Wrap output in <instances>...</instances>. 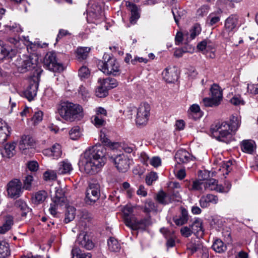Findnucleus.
<instances>
[{
	"label": "nucleus",
	"mask_w": 258,
	"mask_h": 258,
	"mask_svg": "<svg viewBox=\"0 0 258 258\" xmlns=\"http://www.w3.org/2000/svg\"><path fill=\"white\" fill-rule=\"evenodd\" d=\"M106 149L101 146L89 148L81 155L80 167L87 174L97 173L106 162Z\"/></svg>",
	"instance_id": "nucleus-1"
},
{
	"label": "nucleus",
	"mask_w": 258,
	"mask_h": 258,
	"mask_svg": "<svg viewBox=\"0 0 258 258\" xmlns=\"http://www.w3.org/2000/svg\"><path fill=\"white\" fill-rule=\"evenodd\" d=\"M239 120L237 117L232 116L229 121L218 122L211 128V133L213 137L219 141L230 143L239 126Z\"/></svg>",
	"instance_id": "nucleus-2"
},
{
	"label": "nucleus",
	"mask_w": 258,
	"mask_h": 258,
	"mask_svg": "<svg viewBox=\"0 0 258 258\" xmlns=\"http://www.w3.org/2000/svg\"><path fill=\"white\" fill-rule=\"evenodd\" d=\"M38 56L35 53L29 55H23L18 57L15 61V64L21 73L34 70L33 75L31 76V81H39L40 79H47L46 74L43 71L38 67Z\"/></svg>",
	"instance_id": "nucleus-3"
},
{
	"label": "nucleus",
	"mask_w": 258,
	"mask_h": 258,
	"mask_svg": "<svg viewBox=\"0 0 258 258\" xmlns=\"http://www.w3.org/2000/svg\"><path fill=\"white\" fill-rule=\"evenodd\" d=\"M58 112L63 119L71 122L80 120L84 116L81 105L68 101L61 103Z\"/></svg>",
	"instance_id": "nucleus-4"
},
{
	"label": "nucleus",
	"mask_w": 258,
	"mask_h": 258,
	"mask_svg": "<svg viewBox=\"0 0 258 258\" xmlns=\"http://www.w3.org/2000/svg\"><path fill=\"white\" fill-rule=\"evenodd\" d=\"M103 59V61L99 64L102 72L107 75H117L119 70L118 63L116 60L108 54H104Z\"/></svg>",
	"instance_id": "nucleus-5"
},
{
	"label": "nucleus",
	"mask_w": 258,
	"mask_h": 258,
	"mask_svg": "<svg viewBox=\"0 0 258 258\" xmlns=\"http://www.w3.org/2000/svg\"><path fill=\"white\" fill-rule=\"evenodd\" d=\"M151 107L147 103H142L137 109L136 122L139 126L146 125L149 120Z\"/></svg>",
	"instance_id": "nucleus-6"
},
{
	"label": "nucleus",
	"mask_w": 258,
	"mask_h": 258,
	"mask_svg": "<svg viewBox=\"0 0 258 258\" xmlns=\"http://www.w3.org/2000/svg\"><path fill=\"white\" fill-rule=\"evenodd\" d=\"M100 196V186L97 181L91 182L86 190L85 202L88 205L94 204Z\"/></svg>",
	"instance_id": "nucleus-7"
},
{
	"label": "nucleus",
	"mask_w": 258,
	"mask_h": 258,
	"mask_svg": "<svg viewBox=\"0 0 258 258\" xmlns=\"http://www.w3.org/2000/svg\"><path fill=\"white\" fill-rule=\"evenodd\" d=\"M23 185L20 179L14 178L10 181L7 185L8 196L12 199H17L23 192Z\"/></svg>",
	"instance_id": "nucleus-8"
},
{
	"label": "nucleus",
	"mask_w": 258,
	"mask_h": 258,
	"mask_svg": "<svg viewBox=\"0 0 258 258\" xmlns=\"http://www.w3.org/2000/svg\"><path fill=\"white\" fill-rule=\"evenodd\" d=\"M83 224H82V220L79 222L77 226L78 227L79 229L82 231L77 237V239L76 240V242L78 244H79L81 247L84 248L88 250H90L92 249L94 247V243H93L92 239L90 238V236L88 233L86 232L83 231L84 229H85V226L82 228V226Z\"/></svg>",
	"instance_id": "nucleus-9"
},
{
	"label": "nucleus",
	"mask_w": 258,
	"mask_h": 258,
	"mask_svg": "<svg viewBox=\"0 0 258 258\" xmlns=\"http://www.w3.org/2000/svg\"><path fill=\"white\" fill-rule=\"evenodd\" d=\"M43 62L46 68L53 72H60L63 69L62 64L56 60V55L53 52H49L45 55Z\"/></svg>",
	"instance_id": "nucleus-10"
},
{
	"label": "nucleus",
	"mask_w": 258,
	"mask_h": 258,
	"mask_svg": "<svg viewBox=\"0 0 258 258\" xmlns=\"http://www.w3.org/2000/svg\"><path fill=\"white\" fill-rule=\"evenodd\" d=\"M117 170L120 172H126L130 167V161L128 158L124 154H120L110 159Z\"/></svg>",
	"instance_id": "nucleus-11"
},
{
	"label": "nucleus",
	"mask_w": 258,
	"mask_h": 258,
	"mask_svg": "<svg viewBox=\"0 0 258 258\" xmlns=\"http://www.w3.org/2000/svg\"><path fill=\"white\" fill-rule=\"evenodd\" d=\"M34 139L30 135L22 136L19 142V148L24 154L27 153V150L31 149L35 145Z\"/></svg>",
	"instance_id": "nucleus-12"
},
{
	"label": "nucleus",
	"mask_w": 258,
	"mask_h": 258,
	"mask_svg": "<svg viewBox=\"0 0 258 258\" xmlns=\"http://www.w3.org/2000/svg\"><path fill=\"white\" fill-rule=\"evenodd\" d=\"M222 155H220L221 156ZM214 164L216 166L215 168H217L219 171L223 172V175H227L231 170L232 162L230 161L225 162L222 160L221 157H218L214 161Z\"/></svg>",
	"instance_id": "nucleus-13"
},
{
	"label": "nucleus",
	"mask_w": 258,
	"mask_h": 258,
	"mask_svg": "<svg viewBox=\"0 0 258 258\" xmlns=\"http://www.w3.org/2000/svg\"><path fill=\"white\" fill-rule=\"evenodd\" d=\"M88 13L90 17L95 19L99 18L102 13L101 6L98 2H95L93 0H90L88 3Z\"/></svg>",
	"instance_id": "nucleus-14"
},
{
	"label": "nucleus",
	"mask_w": 258,
	"mask_h": 258,
	"mask_svg": "<svg viewBox=\"0 0 258 258\" xmlns=\"http://www.w3.org/2000/svg\"><path fill=\"white\" fill-rule=\"evenodd\" d=\"M180 198L178 194L175 196L166 194L163 191H160L156 196V200L160 204L166 205L173 200L178 201Z\"/></svg>",
	"instance_id": "nucleus-15"
},
{
	"label": "nucleus",
	"mask_w": 258,
	"mask_h": 258,
	"mask_svg": "<svg viewBox=\"0 0 258 258\" xmlns=\"http://www.w3.org/2000/svg\"><path fill=\"white\" fill-rule=\"evenodd\" d=\"M43 153L46 156L52 157L53 159H58L62 154L61 147L59 144L55 143L51 148L44 150Z\"/></svg>",
	"instance_id": "nucleus-16"
},
{
	"label": "nucleus",
	"mask_w": 258,
	"mask_h": 258,
	"mask_svg": "<svg viewBox=\"0 0 258 258\" xmlns=\"http://www.w3.org/2000/svg\"><path fill=\"white\" fill-rule=\"evenodd\" d=\"M38 86V82H31L26 90L24 91V96L29 101L33 100L34 97L36 96Z\"/></svg>",
	"instance_id": "nucleus-17"
},
{
	"label": "nucleus",
	"mask_w": 258,
	"mask_h": 258,
	"mask_svg": "<svg viewBox=\"0 0 258 258\" xmlns=\"http://www.w3.org/2000/svg\"><path fill=\"white\" fill-rule=\"evenodd\" d=\"M192 156L186 150L181 149L177 151L175 155V160L178 164L186 163L191 160Z\"/></svg>",
	"instance_id": "nucleus-18"
},
{
	"label": "nucleus",
	"mask_w": 258,
	"mask_h": 258,
	"mask_svg": "<svg viewBox=\"0 0 258 258\" xmlns=\"http://www.w3.org/2000/svg\"><path fill=\"white\" fill-rule=\"evenodd\" d=\"M16 144L14 142L6 144L1 150L2 156L7 158L13 157L16 153Z\"/></svg>",
	"instance_id": "nucleus-19"
},
{
	"label": "nucleus",
	"mask_w": 258,
	"mask_h": 258,
	"mask_svg": "<svg viewBox=\"0 0 258 258\" xmlns=\"http://www.w3.org/2000/svg\"><path fill=\"white\" fill-rule=\"evenodd\" d=\"M126 6L131 13L130 21L132 24H135L138 19L140 17V9L137 5L131 3L130 2H126Z\"/></svg>",
	"instance_id": "nucleus-20"
},
{
	"label": "nucleus",
	"mask_w": 258,
	"mask_h": 258,
	"mask_svg": "<svg viewBox=\"0 0 258 258\" xmlns=\"http://www.w3.org/2000/svg\"><path fill=\"white\" fill-rule=\"evenodd\" d=\"M206 180H197L192 182L191 185H186L189 190H198L201 193L207 190Z\"/></svg>",
	"instance_id": "nucleus-21"
},
{
	"label": "nucleus",
	"mask_w": 258,
	"mask_h": 258,
	"mask_svg": "<svg viewBox=\"0 0 258 258\" xmlns=\"http://www.w3.org/2000/svg\"><path fill=\"white\" fill-rule=\"evenodd\" d=\"M218 198L216 196L212 194H208L203 196L200 200V204L202 208H207L210 206V204H216L218 203Z\"/></svg>",
	"instance_id": "nucleus-22"
},
{
	"label": "nucleus",
	"mask_w": 258,
	"mask_h": 258,
	"mask_svg": "<svg viewBox=\"0 0 258 258\" xmlns=\"http://www.w3.org/2000/svg\"><path fill=\"white\" fill-rule=\"evenodd\" d=\"M10 135V127L0 119V144L4 143Z\"/></svg>",
	"instance_id": "nucleus-23"
},
{
	"label": "nucleus",
	"mask_w": 258,
	"mask_h": 258,
	"mask_svg": "<svg viewBox=\"0 0 258 258\" xmlns=\"http://www.w3.org/2000/svg\"><path fill=\"white\" fill-rule=\"evenodd\" d=\"M72 170V165L68 159L60 162L58 164L57 172L58 174L70 173Z\"/></svg>",
	"instance_id": "nucleus-24"
},
{
	"label": "nucleus",
	"mask_w": 258,
	"mask_h": 258,
	"mask_svg": "<svg viewBox=\"0 0 258 258\" xmlns=\"http://www.w3.org/2000/svg\"><path fill=\"white\" fill-rule=\"evenodd\" d=\"M210 96L222 101L223 99V90L218 84L214 83L210 88Z\"/></svg>",
	"instance_id": "nucleus-25"
},
{
	"label": "nucleus",
	"mask_w": 258,
	"mask_h": 258,
	"mask_svg": "<svg viewBox=\"0 0 258 258\" xmlns=\"http://www.w3.org/2000/svg\"><path fill=\"white\" fill-rule=\"evenodd\" d=\"M108 82H100L95 90V95L99 98L105 97L108 95Z\"/></svg>",
	"instance_id": "nucleus-26"
},
{
	"label": "nucleus",
	"mask_w": 258,
	"mask_h": 258,
	"mask_svg": "<svg viewBox=\"0 0 258 258\" xmlns=\"http://www.w3.org/2000/svg\"><path fill=\"white\" fill-rule=\"evenodd\" d=\"M76 214V208L72 206H67L64 211V222L65 223H68L73 221L75 218Z\"/></svg>",
	"instance_id": "nucleus-27"
},
{
	"label": "nucleus",
	"mask_w": 258,
	"mask_h": 258,
	"mask_svg": "<svg viewBox=\"0 0 258 258\" xmlns=\"http://www.w3.org/2000/svg\"><path fill=\"white\" fill-rule=\"evenodd\" d=\"M125 225L132 229H137L140 228V224L142 221H138L134 215L124 218Z\"/></svg>",
	"instance_id": "nucleus-28"
},
{
	"label": "nucleus",
	"mask_w": 258,
	"mask_h": 258,
	"mask_svg": "<svg viewBox=\"0 0 258 258\" xmlns=\"http://www.w3.org/2000/svg\"><path fill=\"white\" fill-rule=\"evenodd\" d=\"M48 195L45 190H39L34 193L32 197L33 203L39 205L45 201L47 198Z\"/></svg>",
	"instance_id": "nucleus-29"
},
{
	"label": "nucleus",
	"mask_w": 258,
	"mask_h": 258,
	"mask_svg": "<svg viewBox=\"0 0 258 258\" xmlns=\"http://www.w3.org/2000/svg\"><path fill=\"white\" fill-rule=\"evenodd\" d=\"M188 220V215L187 211L182 208L181 210V215L179 217H175L173 218V221L176 225L178 226L182 225L186 223Z\"/></svg>",
	"instance_id": "nucleus-30"
},
{
	"label": "nucleus",
	"mask_w": 258,
	"mask_h": 258,
	"mask_svg": "<svg viewBox=\"0 0 258 258\" xmlns=\"http://www.w3.org/2000/svg\"><path fill=\"white\" fill-rule=\"evenodd\" d=\"M163 78L165 81H176L178 76L176 72L171 68H166L162 73Z\"/></svg>",
	"instance_id": "nucleus-31"
},
{
	"label": "nucleus",
	"mask_w": 258,
	"mask_h": 258,
	"mask_svg": "<svg viewBox=\"0 0 258 258\" xmlns=\"http://www.w3.org/2000/svg\"><path fill=\"white\" fill-rule=\"evenodd\" d=\"M237 18L236 16L231 15L227 18L225 22V29L227 32L232 31L236 26Z\"/></svg>",
	"instance_id": "nucleus-32"
},
{
	"label": "nucleus",
	"mask_w": 258,
	"mask_h": 258,
	"mask_svg": "<svg viewBox=\"0 0 258 258\" xmlns=\"http://www.w3.org/2000/svg\"><path fill=\"white\" fill-rule=\"evenodd\" d=\"M50 192L54 193L52 200L58 201L63 203L64 202V192L59 185H57L54 188L51 189Z\"/></svg>",
	"instance_id": "nucleus-33"
},
{
	"label": "nucleus",
	"mask_w": 258,
	"mask_h": 258,
	"mask_svg": "<svg viewBox=\"0 0 258 258\" xmlns=\"http://www.w3.org/2000/svg\"><path fill=\"white\" fill-rule=\"evenodd\" d=\"M13 218L10 215L5 217V222L0 226V234H4L10 230L13 225Z\"/></svg>",
	"instance_id": "nucleus-34"
},
{
	"label": "nucleus",
	"mask_w": 258,
	"mask_h": 258,
	"mask_svg": "<svg viewBox=\"0 0 258 258\" xmlns=\"http://www.w3.org/2000/svg\"><path fill=\"white\" fill-rule=\"evenodd\" d=\"M192 233L198 237H202L203 235L204 231L202 223L200 220H196L190 225Z\"/></svg>",
	"instance_id": "nucleus-35"
},
{
	"label": "nucleus",
	"mask_w": 258,
	"mask_h": 258,
	"mask_svg": "<svg viewBox=\"0 0 258 258\" xmlns=\"http://www.w3.org/2000/svg\"><path fill=\"white\" fill-rule=\"evenodd\" d=\"M206 182L207 190H215L219 192L223 191L222 189V185L218 184L216 180L214 179H206Z\"/></svg>",
	"instance_id": "nucleus-36"
},
{
	"label": "nucleus",
	"mask_w": 258,
	"mask_h": 258,
	"mask_svg": "<svg viewBox=\"0 0 258 258\" xmlns=\"http://www.w3.org/2000/svg\"><path fill=\"white\" fill-rule=\"evenodd\" d=\"M90 48L88 47H80L76 51V57L79 61H82L87 58Z\"/></svg>",
	"instance_id": "nucleus-37"
},
{
	"label": "nucleus",
	"mask_w": 258,
	"mask_h": 258,
	"mask_svg": "<svg viewBox=\"0 0 258 258\" xmlns=\"http://www.w3.org/2000/svg\"><path fill=\"white\" fill-rule=\"evenodd\" d=\"M202 103L205 107H216L221 103V101L213 97H205L203 99Z\"/></svg>",
	"instance_id": "nucleus-38"
},
{
	"label": "nucleus",
	"mask_w": 258,
	"mask_h": 258,
	"mask_svg": "<svg viewBox=\"0 0 258 258\" xmlns=\"http://www.w3.org/2000/svg\"><path fill=\"white\" fill-rule=\"evenodd\" d=\"M108 249L112 252L119 251L121 246L118 240L114 237H110L107 241Z\"/></svg>",
	"instance_id": "nucleus-39"
},
{
	"label": "nucleus",
	"mask_w": 258,
	"mask_h": 258,
	"mask_svg": "<svg viewBox=\"0 0 258 258\" xmlns=\"http://www.w3.org/2000/svg\"><path fill=\"white\" fill-rule=\"evenodd\" d=\"M255 148V143L252 140H244L241 143V150L247 153H251Z\"/></svg>",
	"instance_id": "nucleus-40"
},
{
	"label": "nucleus",
	"mask_w": 258,
	"mask_h": 258,
	"mask_svg": "<svg viewBox=\"0 0 258 258\" xmlns=\"http://www.w3.org/2000/svg\"><path fill=\"white\" fill-rule=\"evenodd\" d=\"M63 204V203L60 202L58 201L52 200L48 210L50 214L53 217H56L58 214L57 209L59 207L62 206Z\"/></svg>",
	"instance_id": "nucleus-41"
},
{
	"label": "nucleus",
	"mask_w": 258,
	"mask_h": 258,
	"mask_svg": "<svg viewBox=\"0 0 258 258\" xmlns=\"http://www.w3.org/2000/svg\"><path fill=\"white\" fill-rule=\"evenodd\" d=\"M72 258H91L89 252H84L79 248H74L72 250Z\"/></svg>",
	"instance_id": "nucleus-42"
},
{
	"label": "nucleus",
	"mask_w": 258,
	"mask_h": 258,
	"mask_svg": "<svg viewBox=\"0 0 258 258\" xmlns=\"http://www.w3.org/2000/svg\"><path fill=\"white\" fill-rule=\"evenodd\" d=\"M212 248L216 252L221 253L226 250V246L221 240L217 239L214 242L212 245Z\"/></svg>",
	"instance_id": "nucleus-43"
},
{
	"label": "nucleus",
	"mask_w": 258,
	"mask_h": 258,
	"mask_svg": "<svg viewBox=\"0 0 258 258\" xmlns=\"http://www.w3.org/2000/svg\"><path fill=\"white\" fill-rule=\"evenodd\" d=\"M10 254L8 243L4 241H0V258H5Z\"/></svg>",
	"instance_id": "nucleus-44"
},
{
	"label": "nucleus",
	"mask_w": 258,
	"mask_h": 258,
	"mask_svg": "<svg viewBox=\"0 0 258 258\" xmlns=\"http://www.w3.org/2000/svg\"><path fill=\"white\" fill-rule=\"evenodd\" d=\"M203 246L200 240L198 239L197 240L191 241L187 244V248L193 253L201 250Z\"/></svg>",
	"instance_id": "nucleus-45"
},
{
	"label": "nucleus",
	"mask_w": 258,
	"mask_h": 258,
	"mask_svg": "<svg viewBox=\"0 0 258 258\" xmlns=\"http://www.w3.org/2000/svg\"><path fill=\"white\" fill-rule=\"evenodd\" d=\"M100 139L101 142L103 143L104 145L105 146H108L110 147L114 148L116 147L118 145L117 143H111V142L107 137V135H106L105 132H104L103 130H101L100 132Z\"/></svg>",
	"instance_id": "nucleus-46"
},
{
	"label": "nucleus",
	"mask_w": 258,
	"mask_h": 258,
	"mask_svg": "<svg viewBox=\"0 0 258 258\" xmlns=\"http://www.w3.org/2000/svg\"><path fill=\"white\" fill-rule=\"evenodd\" d=\"M81 132L79 126L73 127L69 132L70 138L73 140H78L81 136Z\"/></svg>",
	"instance_id": "nucleus-47"
},
{
	"label": "nucleus",
	"mask_w": 258,
	"mask_h": 258,
	"mask_svg": "<svg viewBox=\"0 0 258 258\" xmlns=\"http://www.w3.org/2000/svg\"><path fill=\"white\" fill-rule=\"evenodd\" d=\"M201 31V28L199 24H195L190 30L189 37H187V39L188 40L194 39L197 35H198Z\"/></svg>",
	"instance_id": "nucleus-48"
},
{
	"label": "nucleus",
	"mask_w": 258,
	"mask_h": 258,
	"mask_svg": "<svg viewBox=\"0 0 258 258\" xmlns=\"http://www.w3.org/2000/svg\"><path fill=\"white\" fill-rule=\"evenodd\" d=\"M92 121L94 125L97 127H100L105 124V120L102 116L98 115H95L92 117Z\"/></svg>",
	"instance_id": "nucleus-49"
},
{
	"label": "nucleus",
	"mask_w": 258,
	"mask_h": 258,
	"mask_svg": "<svg viewBox=\"0 0 258 258\" xmlns=\"http://www.w3.org/2000/svg\"><path fill=\"white\" fill-rule=\"evenodd\" d=\"M6 57H11V54L4 43L0 41V60L4 59Z\"/></svg>",
	"instance_id": "nucleus-50"
},
{
	"label": "nucleus",
	"mask_w": 258,
	"mask_h": 258,
	"mask_svg": "<svg viewBox=\"0 0 258 258\" xmlns=\"http://www.w3.org/2000/svg\"><path fill=\"white\" fill-rule=\"evenodd\" d=\"M90 76V71L87 67H82L79 70V76L81 79H88Z\"/></svg>",
	"instance_id": "nucleus-51"
},
{
	"label": "nucleus",
	"mask_w": 258,
	"mask_h": 258,
	"mask_svg": "<svg viewBox=\"0 0 258 258\" xmlns=\"http://www.w3.org/2000/svg\"><path fill=\"white\" fill-rule=\"evenodd\" d=\"M33 181V177L32 175H27L24 180L23 186V189L30 190L31 189L32 183Z\"/></svg>",
	"instance_id": "nucleus-52"
},
{
	"label": "nucleus",
	"mask_w": 258,
	"mask_h": 258,
	"mask_svg": "<svg viewBox=\"0 0 258 258\" xmlns=\"http://www.w3.org/2000/svg\"><path fill=\"white\" fill-rule=\"evenodd\" d=\"M43 178L46 181L55 180L56 178V173L53 170L46 171L43 174Z\"/></svg>",
	"instance_id": "nucleus-53"
},
{
	"label": "nucleus",
	"mask_w": 258,
	"mask_h": 258,
	"mask_svg": "<svg viewBox=\"0 0 258 258\" xmlns=\"http://www.w3.org/2000/svg\"><path fill=\"white\" fill-rule=\"evenodd\" d=\"M220 20V16L216 13H211L208 17V21L209 22V24L213 26L217 23Z\"/></svg>",
	"instance_id": "nucleus-54"
},
{
	"label": "nucleus",
	"mask_w": 258,
	"mask_h": 258,
	"mask_svg": "<svg viewBox=\"0 0 258 258\" xmlns=\"http://www.w3.org/2000/svg\"><path fill=\"white\" fill-rule=\"evenodd\" d=\"M43 113L42 111L38 110L35 111L32 117V121L34 125L38 124L43 119Z\"/></svg>",
	"instance_id": "nucleus-55"
},
{
	"label": "nucleus",
	"mask_w": 258,
	"mask_h": 258,
	"mask_svg": "<svg viewBox=\"0 0 258 258\" xmlns=\"http://www.w3.org/2000/svg\"><path fill=\"white\" fill-rule=\"evenodd\" d=\"M230 102L235 106L243 105L244 104V100L239 95H234L230 100Z\"/></svg>",
	"instance_id": "nucleus-56"
},
{
	"label": "nucleus",
	"mask_w": 258,
	"mask_h": 258,
	"mask_svg": "<svg viewBox=\"0 0 258 258\" xmlns=\"http://www.w3.org/2000/svg\"><path fill=\"white\" fill-rule=\"evenodd\" d=\"M157 178L158 176L156 173L151 172L147 175L146 178V181L148 185H151L154 181H156Z\"/></svg>",
	"instance_id": "nucleus-57"
},
{
	"label": "nucleus",
	"mask_w": 258,
	"mask_h": 258,
	"mask_svg": "<svg viewBox=\"0 0 258 258\" xmlns=\"http://www.w3.org/2000/svg\"><path fill=\"white\" fill-rule=\"evenodd\" d=\"M180 233L181 235L185 237L190 236L192 233V229L190 225L188 226H184L180 229Z\"/></svg>",
	"instance_id": "nucleus-58"
},
{
	"label": "nucleus",
	"mask_w": 258,
	"mask_h": 258,
	"mask_svg": "<svg viewBox=\"0 0 258 258\" xmlns=\"http://www.w3.org/2000/svg\"><path fill=\"white\" fill-rule=\"evenodd\" d=\"M17 205L21 207V209L23 211L22 213V216H26L27 213L29 211V208L27 207L26 203L23 202L21 201H18L17 203Z\"/></svg>",
	"instance_id": "nucleus-59"
},
{
	"label": "nucleus",
	"mask_w": 258,
	"mask_h": 258,
	"mask_svg": "<svg viewBox=\"0 0 258 258\" xmlns=\"http://www.w3.org/2000/svg\"><path fill=\"white\" fill-rule=\"evenodd\" d=\"M211 47L209 43L207 40H204L199 43L197 45V48L201 51L208 50Z\"/></svg>",
	"instance_id": "nucleus-60"
},
{
	"label": "nucleus",
	"mask_w": 258,
	"mask_h": 258,
	"mask_svg": "<svg viewBox=\"0 0 258 258\" xmlns=\"http://www.w3.org/2000/svg\"><path fill=\"white\" fill-rule=\"evenodd\" d=\"M182 12L181 9H177V8L173 9L172 10L175 22L177 24L178 23L179 18L181 17V14L182 13Z\"/></svg>",
	"instance_id": "nucleus-61"
},
{
	"label": "nucleus",
	"mask_w": 258,
	"mask_h": 258,
	"mask_svg": "<svg viewBox=\"0 0 258 258\" xmlns=\"http://www.w3.org/2000/svg\"><path fill=\"white\" fill-rule=\"evenodd\" d=\"M209 9V7L207 5H204L202 6L200 9L198 10L197 12V15L200 17L204 16L208 13Z\"/></svg>",
	"instance_id": "nucleus-62"
},
{
	"label": "nucleus",
	"mask_w": 258,
	"mask_h": 258,
	"mask_svg": "<svg viewBox=\"0 0 258 258\" xmlns=\"http://www.w3.org/2000/svg\"><path fill=\"white\" fill-rule=\"evenodd\" d=\"M145 210L147 212L156 210L155 204L151 201H147L145 203Z\"/></svg>",
	"instance_id": "nucleus-63"
},
{
	"label": "nucleus",
	"mask_w": 258,
	"mask_h": 258,
	"mask_svg": "<svg viewBox=\"0 0 258 258\" xmlns=\"http://www.w3.org/2000/svg\"><path fill=\"white\" fill-rule=\"evenodd\" d=\"M149 163L154 167H157L161 165V160L159 157H154L150 159Z\"/></svg>",
	"instance_id": "nucleus-64"
}]
</instances>
